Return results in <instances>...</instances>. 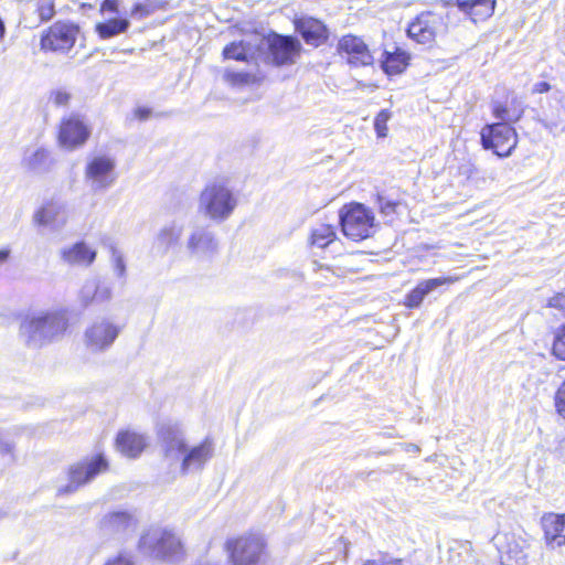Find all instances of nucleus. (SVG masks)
<instances>
[{"mask_svg": "<svg viewBox=\"0 0 565 565\" xmlns=\"http://www.w3.org/2000/svg\"><path fill=\"white\" fill-rule=\"evenodd\" d=\"M339 224L342 234L355 243L372 237L376 227L373 211L359 202H349L339 210Z\"/></svg>", "mask_w": 565, "mask_h": 565, "instance_id": "nucleus-1", "label": "nucleus"}, {"mask_svg": "<svg viewBox=\"0 0 565 565\" xmlns=\"http://www.w3.org/2000/svg\"><path fill=\"white\" fill-rule=\"evenodd\" d=\"M519 135L514 126L507 122L486 124L480 130L482 149L491 151L499 158L510 157L516 149Z\"/></svg>", "mask_w": 565, "mask_h": 565, "instance_id": "nucleus-2", "label": "nucleus"}, {"mask_svg": "<svg viewBox=\"0 0 565 565\" xmlns=\"http://www.w3.org/2000/svg\"><path fill=\"white\" fill-rule=\"evenodd\" d=\"M236 199L223 183L206 184L200 194V206L212 220L227 218L236 206Z\"/></svg>", "mask_w": 565, "mask_h": 565, "instance_id": "nucleus-3", "label": "nucleus"}, {"mask_svg": "<svg viewBox=\"0 0 565 565\" xmlns=\"http://www.w3.org/2000/svg\"><path fill=\"white\" fill-rule=\"evenodd\" d=\"M224 547L233 565H257L266 554L265 540L254 533L228 539Z\"/></svg>", "mask_w": 565, "mask_h": 565, "instance_id": "nucleus-4", "label": "nucleus"}, {"mask_svg": "<svg viewBox=\"0 0 565 565\" xmlns=\"http://www.w3.org/2000/svg\"><path fill=\"white\" fill-rule=\"evenodd\" d=\"M79 32L81 29L75 22L56 21L42 32L41 50L52 53H67L74 47Z\"/></svg>", "mask_w": 565, "mask_h": 565, "instance_id": "nucleus-5", "label": "nucleus"}, {"mask_svg": "<svg viewBox=\"0 0 565 565\" xmlns=\"http://www.w3.org/2000/svg\"><path fill=\"white\" fill-rule=\"evenodd\" d=\"M267 61L276 66H290L297 62L302 53L300 41L292 35L270 32L267 35Z\"/></svg>", "mask_w": 565, "mask_h": 565, "instance_id": "nucleus-6", "label": "nucleus"}, {"mask_svg": "<svg viewBox=\"0 0 565 565\" xmlns=\"http://www.w3.org/2000/svg\"><path fill=\"white\" fill-rule=\"evenodd\" d=\"M109 459L102 452L71 465L67 469V490L75 491L89 483L97 476L108 472Z\"/></svg>", "mask_w": 565, "mask_h": 565, "instance_id": "nucleus-7", "label": "nucleus"}, {"mask_svg": "<svg viewBox=\"0 0 565 565\" xmlns=\"http://www.w3.org/2000/svg\"><path fill=\"white\" fill-rule=\"evenodd\" d=\"M92 129L85 117L77 113L63 116L57 125L56 140L67 150L84 146L90 138Z\"/></svg>", "mask_w": 565, "mask_h": 565, "instance_id": "nucleus-8", "label": "nucleus"}, {"mask_svg": "<svg viewBox=\"0 0 565 565\" xmlns=\"http://www.w3.org/2000/svg\"><path fill=\"white\" fill-rule=\"evenodd\" d=\"M151 556L159 562L175 564L185 558L186 548L172 530H161L150 546Z\"/></svg>", "mask_w": 565, "mask_h": 565, "instance_id": "nucleus-9", "label": "nucleus"}, {"mask_svg": "<svg viewBox=\"0 0 565 565\" xmlns=\"http://www.w3.org/2000/svg\"><path fill=\"white\" fill-rule=\"evenodd\" d=\"M337 54L352 67L371 66L374 56L362 36L349 33L342 35L337 43Z\"/></svg>", "mask_w": 565, "mask_h": 565, "instance_id": "nucleus-10", "label": "nucleus"}, {"mask_svg": "<svg viewBox=\"0 0 565 565\" xmlns=\"http://www.w3.org/2000/svg\"><path fill=\"white\" fill-rule=\"evenodd\" d=\"M491 114L498 120L497 122H507V125L513 126L523 118L525 106L514 90L505 89L491 100Z\"/></svg>", "mask_w": 565, "mask_h": 565, "instance_id": "nucleus-11", "label": "nucleus"}, {"mask_svg": "<svg viewBox=\"0 0 565 565\" xmlns=\"http://www.w3.org/2000/svg\"><path fill=\"white\" fill-rule=\"evenodd\" d=\"M444 25L443 17L433 11L420 12L407 26V35L420 44L435 41L438 31Z\"/></svg>", "mask_w": 565, "mask_h": 565, "instance_id": "nucleus-12", "label": "nucleus"}, {"mask_svg": "<svg viewBox=\"0 0 565 565\" xmlns=\"http://www.w3.org/2000/svg\"><path fill=\"white\" fill-rule=\"evenodd\" d=\"M295 31L301 36L306 44L319 47L329 40L330 32L327 24L315 17L300 15L292 20Z\"/></svg>", "mask_w": 565, "mask_h": 565, "instance_id": "nucleus-13", "label": "nucleus"}, {"mask_svg": "<svg viewBox=\"0 0 565 565\" xmlns=\"http://www.w3.org/2000/svg\"><path fill=\"white\" fill-rule=\"evenodd\" d=\"M119 334V328L109 321L94 322L85 331V344L93 352L108 349Z\"/></svg>", "mask_w": 565, "mask_h": 565, "instance_id": "nucleus-14", "label": "nucleus"}, {"mask_svg": "<svg viewBox=\"0 0 565 565\" xmlns=\"http://www.w3.org/2000/svg\"><path fill=\"white\" fill-rule=\"evenodd\" d=\"M540 525L543 532L544 543L547 547L555 548L565 546V512L543 513Z\"/></svg>", "mask_w": 565, "mask_h": 565, "instance_id": "nucleus-15", "label": "nucleus"}, {"mask_svg": "<svg viewBox=\"0 0 565 565\" xmlns=\"http://www.w3.org/2000/svg\"><path fill=\"white\" fill-rule=\"evenodd\" d=\"M114 446L122 456L136 459L148 447V438L135 429H120L114 439Z\"/></svg>", "mask_w": 565, "mask_h": 565, "instance_id": "nucleus-16", "label": "nucleus"}, {"mask_svg": "<svg viewBox=\"0 0 565 565\" xmlns=\"http://www.w3.org/2000/svg\"><path fill=\"white\" fill-rule=\"evenodd\" d=\"M85 175L94 181L99 189L108 188L116 180L114 159L107 156L94 157L86 164Z\"/></svg>", "mask_w": 565, "mask_h": 565, "instance_id": "nucleus-17", "label": "nucleus"}, {"mask_svg": "<svg viewBox=\"0 0 565 565\" xmlns=\"http://www.w3.org/2000/svg\"><path fill=\"white\" fill-rule=\"evenodd\" d=\"M68 328V319L64 312H47L38 317V335L43 342H49L63 335Z\"/></svg>", "mask_w": 565, "mask_h": 565, "instance_id": "nucleus-18", "label": "nucleus"}, {"mask_svg": "<svg viewBox=\"0 0 565 565\" xmlns=\"http://www.w3.org/2000/svg\"><path fill=\"white\" fill-rule=\"evenodd\" d=\"M412 55L408 51L401 46H393L392 50H384L380 66L383 73L388 77H394L403 74L411 65Z\"/></svg>", "mask_w": 565, "mask_h": 565, "instance_id": "nucleus-19", "label": "nucleus"}, {"mask_svg": "<svg viewBox=\"0 0 565 565\" xmlns=\"http://www.w3.org/2000/svg\"><path fill=\"white\" fill-rule=\"evenodd\" d=\"M458 280L457 277H438V278H430L426 280L419 281L412 290H409L403 301V305L408 309H415L418 308L424 298L435 288L443 286V285H449L454 284Z\"/></svg>", "mask_w": 565, "mask_h": 565, "instance_id": "nucleus-20", "label": "nucleus"}, {"mask_svg": "<svg viewBox=\"0 0 565 565\" xmlns=\"http://www.w3.org/2000/svg\"><path fill=\"white\" fill-rule=\"evenodd\" d=\"M497 0H456L457 8L475 23L484 22L495 10Z\"/></svg>", "mask_w": 565, "mask_h": 565, "instance_id": "nucleus-21", "label": "nucleus"}, {"mask_svg": "<svg viewBox=\"0 0 565 565\" xmlns=\"http://www.w3.org/2000/svg\"><path fill=\"white\" fill-rule=\"evenodd\" d=\"M524 541L514 535L507 536L505 543L499 547V558L501 565H525L526 553Z\"/></svg>", "mask_w": 565, "mask_h": 565, "instance_id": "nucleus-22", "label": "nucleus"}, {"mask_svg": "<svg viewBox=\"0 0 565 565\" xmlns=\"http://www.w3.org/2000/svg\"><path fill=\"white\" fill-rule=\"evenodd\" d=\"M212 440L205 438L185 454L181 463V471L183 473H188L191 469L201 468L212 457Z\"/></svg>", "mask_w": 565, "mask_h": 565, "instance_id": "nucleus-23", "label": "nucleus"}, {"mask_svg": "<svg viewBox=\"0 0 565 565\" xmlns=\"http://www.w3.org/2000/svg\"><path fill=\"white\" fill-rule=\"evenodd\" d=\"M338 239V233L331 224H319L311 228L308 244L312 248L324 249Z\"/></svg>", "mask_w": 565, "mask_h": 565, "instance_id": "nucleus-24", "label": "nucleus"}, {"mask_svg": "<svg viewBox=\"0 0 565 565\" xmlns=\"http://www.w3.org/2000/svg\"><path fill=\"white\" fill-rule=\"evenodd\" d=\"M130 26L127 18L118 17L106 21L97 22L94 31L100 40H108L126 33Z\"/></svg>", "mask_w": 565, "mask_h": 565, "instance_id": "nucleus-25", "label": "nucleus"}, {"mask_svg": "<svg viewBox=\"0 0 565 565\" xmlns=\"http://www.w3.org/2000/svg\"><path fill=\"white\" fill-rule=\"evenodd\" d=\"M224 81L234 88L259 85L264 76L259 73L227 70L223 75Z\"/></svg>", "mask_w": 565, "mask_h": 565, "instance_id": "nucleus-26", "label": "nucleus"}, {"mask_svg": "<svg viewBox=\"0 0 565 565\" xmlns=\"http://www.w3.org/2000/svg\"><path fill=\"white\" fill-rule=\"evenodd\" d=\"M223 60L248 63L253 57L249 42L239 40L227 43L222 50Z\"/></svg>", "mask_w": 565, "mask_h": 565, "instance_id": "nucleus-27", "label": "nucleus"}, {"mask_svg": "<svg viewBox=\"0 0 565 565\" xmlns=\"http://www.w3.org/2000/svg\"><path fill=\"white\" fill-rule=\"evenodd\" d=\"M38 222L46 226H57L66 222L62 207L55 203H45L38 212Z\"/></svg>", "mask_w": 565, "mask_h": 565, "instance_id": "nucleus-28", "label": "nucleus"}, {"mask_svg": "<svg viewBox=\"0 0 565 565\" xmlns=\"http://www.w3.org/2000/svg\"><path fill=\"white\" fill-rule=\"evenodd\" d=\"M64 256L72 263L90 265L96 258V252L90 249L84 242H77L64 253Z\"/></svg>", "mask_w": 565, "mask_h": 565, "instance_id": "nucleus-29", "label": "nucleus"}, {"mask_svg": "<svg viewBox=\"0 0 565 565\" xmlns=\"http://www.w3.org/2000/svg\"><path fill=\"white\" fill-rule=\"evenodd\" d=\"M20 318L19 340L24 345L33 348L35 335V312L29 310L24 316H20Z\"/></svg>", "mask_w": 565, "mask_h": 565, "instance_id": "nucleus-30", "label": "nucleus"}, {"mask_svg": "<svg viewBox=\"0 0 565 565\" xmlns=\"http://www.w3.org/2000/svg\"><path fill=\"white\" fill-rule=\"evenodd\" d=\"M188 246L193 252L203 250L212 254L216 250V243L213 236L203 232H195L191 234L188 241Z\"/></svg>", "mask_w": 565, "mask_h": 565, "instance_id": "nucleus-31", "label": "nucleus"}, {"mask_svg": "<svg viewBox=\"0 0 565 565\" xmlns=\"http://www.w3.org/2000/svg\"><path fill=\"white\" fill-rule=\"evenodd\" d=\"M550 354L555 360L565 362V322L552 331Z\"/></svg>", "mask_w": 565, "mask_h": 565, "instance_id": "nucleus-32", "label": "nucleus"}, {"mask_svg": "<svg viewBox=\"0 0 565 565\" xmlns=\"http://www.w3.org/2000/svg\"><path fill=\"white\" fill-rule=\"evenodd\" d=\"M161 8H163V3L156 0L138 1L131 6L130 17L137 20H141L151 15Z\"/></svg>", "mask_w": 565, "mask_h": 565, "instance_id": "nucleus-33", "label": "nucleus"}, {"mask_svg": "<svg viewBox=\"0 0 565 565\" xmlns=\"http://www.w3.org/2000/svg\"><path fill=\"white\" fill-rule=\"evenodd\" d=\"M402 203L384 198L379 199L380 213L387 218L388 222H394L398 215Z\"/></svg>", "mask_w": 565, "mask_h": 565, "instance_id": "nucleus-34", "label": "nucleus"}, {"mask_svg": "<svg viewBox=\"0 0 565 565\" xmlns=\"http://www.w3.org/2000/svg\"><path fill=\"white\" fill-rule=\"evenodd\" d=\"M392 118V111L388 109L380 110L374 118V130L377 138H385L388 135V121Z\"/></svg>", "mask_w": 565, "mask_h": 565, "instance_id": "nucleus-35", "label": "nucleus"}, {"mask_svg": "<svg viewBox=\"0 0 565 565\" xmlns=\"http://www.w3.org/2000/svg\"><path fill=\"white\" fill-rule=\"evenodd\" d=\"M130 514L122 511L110 512L104 518L105 524L111 527L127 525L130 522Z\"/></svg>", "mask_w": 565, "mask_h": 565, "instance_id": "nucleus-36", "label": "nucleus"}, {"mask_svg": "<svg viewBox=\"0 0 565 565\" xmlns=\"http://www.w3.org/2000/svg\"><path fill=\"white\" fill-rule=\"evenodd\" d=\"M72 99V94L66 89H54L49 95V100L56 107H67Z\"/></svg>", "mask_w": 565, "mask_h": 565, "instance_id": "nucleus-37", "label": "nucleus"}, {"mask_svg": "<svg viewBox=\"0 0 565 565\" xmlns=\"http://www.w3.org/2000/svg\"><path fill=\"white\" fill-rule=\"evenodd\" d=\"M553 399L556 414L565 420V381L556 388Z\"/></svg>", "mask_w": 565, "mask_h": 565, "instance_id": "nucleus-38", "label": "nucleus"}, {"mask_svg": "<svg viewBox=\"0 0 565 565\" xmlns=\"http://www.w3.org/2000/svg\"><path fill=\"white\" fill-rule=\"evenodd\" d=\"M38 13L40 14L41 20H51L55 14L54 0H40Z\"/></svg>", "mask_w": 565, "mask_h": 565, "instance_id": "nucleus-39", "label": "nucleus"}, {"mask_svg": "<svg viewBox=\"0 0 565 565\" xmlns=\"http://www.w3.org/2000/svg\"><path fill=\"white\" fill-rule=\"evenodd\" d=\"M546 307L559 311H565V294L562 291L555 292L546 300Z\"/></svg>", "mask_w": 565, "mask_h": 565, "instance_id": "nucleus-40", "label": "nucleus"}, {"mask_svg": "<svg viewBox=\"0 0 565 565\" xmlns=\"http://www.w3.org/2000/svg\"><path fill=\"white\" fill-rule=\"evenodd\" d=\"M363 565H403L401 559L392 558L385 554L380 555L376 558L367 559Z\"/></svg>", "mask_w": 565, "mask_h": 565, "instance_id": "nucleus-41", "label": "nucleus"}, {"mask_svg": "<svg viewBox=\"0 0 565 565\" xmlns=\"http://www.w3.org/2000/svg\"><path fill=\"white\" fill-rule=\"evenodd\" d=\"M120 2L119 0H103L99 4V13H118Z\"/></svg>", "mask_w": 565, "mask_h": 565, "instance_id": "nucleus-42", "label": "nucleus"}, {"mask_svg": "<svg viewBox=\"0 0 565 565\" xmlns=\"http://www.w3.org/2000/svg\"><path fill=\"white\" fill-rule=\"evenodd\" d=\"M104 565H134V562L128 554L119 553L107 559Z\"/></svg>", "mask_w": 565, "mask_h": 565, "instance_id": "nucleus-43", "label": "nucleus"}, {"mask_svg": "<svg viewBox=\"0 0 565 565\" xmlns=\"http://www.w3.org/2000/svg\"><path fill=\"white\" fill-rule=\"evenodd\" d=\"M152 115V110L149 107L146 106H139L134 109L132 111V118L139 121H145L149 119Z\"/></svg>", "mask_w": 565, "mask_h": 565, "instance_id": "nucleus-44", "label": "nucleus"}, {"mask_svg": "<svg viewBox=\"0 0 565 565\" xmlns=\"http://www.w3.org/2000/svg\"><path fill=\"white\" fill-rule=\"evenodd\" d=\"M552 89V85L548 82L542 81L537 82L532 86V94H546Z\"/></svg>", "mask_w": 565, "mask_h": 565, "instance_id": "nucleus-45", "label": "nucleus"}, {"mask_svg": "<svg viewBox=\"0 0 565 565\" xmlns=\"http://www.w3.org/2000/svg\"><path fill=\"white\" fill-rule=\"evenodd\" d=\"M23 162L29 167L33 168L35 166V150L26 149L23 157Z\"/></svg>", "mask_w": 565, "mask_h": 565, "instance_id": "nucleus-46", "label": "nucleus"}, {"mask_svg": "<svg viewBox=\"0 0 565 565\" xmlns=\"http://www.w3.org/2000/svg\"><path fill=\"white\" fill-rule=\"evenodd\" d=\"M10 249L9 248H1L0 249V265L7 263V260L10 257Z\"/></svg>", "mask_w": 565, "mask_h": 565, "instance_id": "nucleus-47", "label": "nucleus"}, {"mask_svg": "<svg viewBox=\"0 0 565 565\" xmlns=\"http://www.w3.org/2000/svg\"><path fill=\"white\" fill-rule=\"evenodd\" d=\"M11 451V445L0 439V454H9Z\"/></svg>", "mask_w": 565, "mask_h": 565, "instance_id": "nucleus-48", "label": "nucleus"}, {"mask_svg": "<svg viewBox=\"0 0 565 565\" xmlns=\"http://www.w3.org/2000/svg\"><path fill=\"white\" fill-rule=\"evenodd\" d=\"M116 268L118 269L119 274L122 275L125 273V264L121 257L116 258Z\"/></svg>", "mask_w": 565, "mask_h": 565, "instance_id": "nucleus-49", "label": "nucleus"}, {"mask_svg": "<svg viewBox=\"0 0 565 565\" xmlns=\"http://www.w3.org/2000/svg\"><path fill=\"white\" fill-rule=\"evenodd\" d=\"M177 448L180 452H184L186 450V446L183 441H178L177 443Z\"/></svg>", "mask_w": 565, "mask_h": 565, "instance_id": "nucleus-50", "label": "nucleus"}]
</instances>
